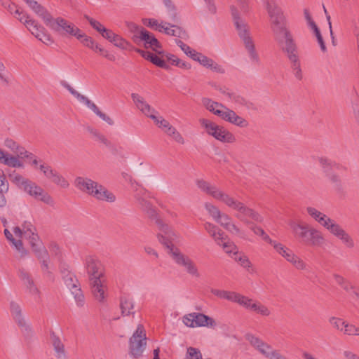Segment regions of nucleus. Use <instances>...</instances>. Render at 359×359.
<instances>
[{"label": "nucleus", "mask_w": 359, "mask_h": 359, "mask_svg": "<svg viewBox=\"0 0 359 359\" xmlns=\"http://www.w3.org/2000/svg\"><path fill=\"white\" fill-rule=\"evenodd\" d=\"M196 185L202 191L235 211V217L255 235L262 237L268 243L271 242L272 239L264 230L255 224L262 223L264 221V217L257 211L204 180H198Z\"/></svg>", "instance_id": "f257e3e1"}, {"label": "nucleus", "mask_w": 359, "mask_h": 359, "mask_svg": "<svg viewBox=\"0 0 359 359\" xmlns=\"http://www.w3.org/2000/svg\"><path fill=\"white\" fill-rule=\"evenodd\" d=\"M211 293L220 299L236 303L245 309L255 311L263 316H269L271 314L267 306L240 293L217 289H212Z\"/></svg>", "instance_id": "f03ea898"}, {"label": "nucleus", "mask_w": 359, "mask_h": 359, "mask_svg": "<svg viewBox=\"0 0 359 359\" xmlns=\"http://www.w3.org/2000/svg\"><path fill=\"white\" fill-rule=\"evenodd\" d=\"M8 178L13 184L34 198L48 205L53 203L52 197L41 187L34 182L16 172L15 170L8 174Z\"/></svg>", "instance_id": "7ed1b4c3"}, {"label": "nucleus", "mask_w": 359, "mask_h": 359, "mask_svg": "<svg viewBox=\"0 0 359 359\" xmlns=\"http://www.w3.org/2000/svg\"><path fill=\"white\" fill-rule=\"evenodd\" d=\"M231 10L237 33L248 51L251 62L259 65L260 62L259 57L255 50V46L250 36L248 24L240 17L236 7L233 6Z\"/></svg>", "instance_id": "20e7f679"}, {"label": "nucleus", "mask_w": 359, "mask_h": 359, "mask_svg": "<svg viewBox=\"0 0 359 359\" xmlns=\"http://www.w3.org/2000/svg\"><path fill=\"white\" fill-rule=\"evenodd\" d=\"M74 186L81 192L86 193L99 201L113 203L116 201L115 195L98 182L83 177H76Z\"/></svg>", "instance_id": "39448f33"}, {"label": "nucleus", "mask_w": 359, "mask_h": 359, "mask_svg": "<svg viewBox=\"0 0 359 359\" xmlns=\"http://www.w3.org/2000/svg\"><path fill=\"white\" fill-rule=\"evenodd\" d=\"M158 240L168 249V254L177 265L183 267L189 275L194 277H199L200 274L194 262L189 257L182 253L177 248L174 246L172 242L175 240L166 238L163 237L162 234L158 235Z\"/></svg>", "instance_id": "423d86ee"}, {"label": "nucleus", "mask_w": 359, "mask_h": 359, "mask_svg": "<svg viewBox=\"0 0 359 359\" xmlns=\"http://www.w3.org/2000/svg\"><path fill=\"white\" fill-rule=\"evenodd\" d=\"M203 106L215 115L220 117L225 121L240 128H246L248 126V121L243 117L238 116L234 111L227 108L224 104L215 102L210 98L204 97L202 99Z\"/></svg>", "instance_id": "0eeeda50"}, {"label": "nucleus", "mask_w": 359, "mask_h": 359, "mask_svg": "<svg viewBox=\"0 0 359 359\" xmlns=\"http://www.w3.org/2000/svg\"><path fill=\"white\" fill-rule=\"evenodd\" d=\"M318 163L325 177L332 184L334 191L338 194H342L343 184L341 178L338 174L334 172V170L346 171L347 168L325 156L319 157Z\"/></svg>", "instance_id": "6e6552de"}, {"label": "nucleus", "mask_w": 359, "mask_h": 359, "mask_svg": "<svg viewBox=\"0 0 359 359\" xmlns=\"http://www.w3.org/2000/svg\"><path fill=\"white\" fill-rule=\"evenodd\" d=\"M268 13L272 21V30L278 44L283 43V36L291 34L284 23V17L281 9L273 1L263 0Z\"/></svg>", "instance_id": "1a4fd4ad"}, {"label": "nucleus", "mask_w": 359, "mask_h": 359, "mask_svg": "<svg viewBox=\"0 0 359 359\" xmlns=\"http://www.w3.org/2000/svg\"><path fill=\"white\" fill-rule=\"evenodd\" d=\"M290 226L292 233L308 245L320 246L324 243V237L321 232L314 228H310L308 224L291 222Z\"/></svg>", "instance_id": "9d476101"}, {"label": "nucleus", "mask_w": 359, "mask_h": 359, "mask_svg": "<svg viewBox=\"0 0 359 359\" xmlns=\"http://www.w3.org/2000/svg\"><path fill=\"white\" fill-rule=\"evenodd\" d=\"M199 122L205 128L206 133L217 140L222 143H233L236 142L235 135L224 127L206 118H201Z\"/></svg>", "instance_id": "9b49d317"}, {"label": "nucleus", "mask_w": 359, "mask_h": 359, "mask_svg": "<svg viewBox=\"0 0 359 359\" xmlns=\"http://www.w3.org/2000/svg\"><path fill=\"white\" fill-rule=\"evenodd\" d=\"M24 238L28 239L32 250L36 257L39 258L47 255V250L43 246L40 238L36 233V229L31 222L25 221L22 224Z\"/></svg>", "instance_id": "f8f14e48"}, {"label": "nucleus", "mask_w": 359, "mask_h": 359, "mask_svg": "<svg viewBox=\"0 0 359 359\" xmlns=\"http://www.w3.org/2000/svg\"><path fill=\"white\" fill-rule=\"evenodd\" d=\"M142 209L147 214L148 217L155 222L157 225L158 230L161 231L159 234H162L163 237L166 238H172L177 240L178 236L177 233L172 230V229L168 224H165L158 216L156 210L152 206V205L148 201L143 203V205H140ZM158 233L157 234V236Z\"/></svg>", "instance_id": "ddd939ff"}, {"label": "nucleus", "mask_w": 359, "mask_h": 359, "mask_svg": "<svg viewBox=\"0 0 359 359\" xmlns=\"http://www.w3.org/2000/svg\"><path fill=\"white\" fill-rule=\"evenodd\" d=\"M45 24L52 30L62 34H69L76 37L78 34L81 32L79 28L61 17L53 18L50 15Z\"/></svg>", "instance_id": "4468645a"}, {"label": "nucleus", "mask_w": 359, "mask_h": 359, "mask_svg": "<svg viewBox=\"0 0 359 359\" xmlns=\"http://www.w3.org/2000/svg\"><path fill=\"white\" fill-rule=\"evenodd\" d=\"M146 333L142 325L140 324L129 339L130 353L135 358L142 355L146 345Z\"/></svg>", "instance_id": "2eb2a0df"}, {"label": "nucleus", "mask_w": 359, "mask_h": 359, "mask_svg": "<svg viewBox=\"0 0 359 359\" xmlns=\"http://www.w3.org/2000/svg\"><path fill=\"white\" fill-rule=\"evenodd\" d=\"M62 86L65 88L74 97H75L80 102H82L86 105L90 109H91L97 116H99L102 121L107 123L109 126L114 125V121L107 114L102 112L97 106L90 100L87 97L80 94L75 89H74L69 83L65 81L61 82Z\"/></svg>", "instance_id": "dca6fc26"}, {"label": "nucleus", "mask_w": 359, "mask_h": 359, "mask_svg": "<svg viewBox=\"0 0 359 359\" xmlns=\"http://www.w3.org/2000/svg\"><path fill=\"white\" fill-rule=\"evenodd\" d=\"M183 323L190 327H215V320L201 313H191L183 317Z\"/></svg>", "instance_id": "f3484780"}, {"label": "nucleus", "mask_w": 359, "mask_h": 359, "mask_svg": "<svg viewBox=\"0 0 359 359\" xmlns=\"http://www.w3.org/2000/svg\"><path fill=\"white\" fill-rule=\"evenodd\" d=\"M10 311L13 320L23 335L27 338L30 337L33 334V331L25 319L20 306L15 302H11L10 304Z\"/></svg>", "instance_id": "a211bd4d"}, {"label": "nucleus", "mask_w": 359, "mask_h": 359, "mask_svg": "<svg viewBox=\"0 0 359 359\" xmlns=\"http://www.w3.org/2000/svg\"><path fill=\"white\" fill-rule=\"evenodd\" d=\"M281 50L285 53L290 62V66H295L301 64L297 46L291 34L283 36V43L278 44Z\"/></svg>", "instance_id": "6ab92c4d"}, {"label": "nucleus", "mask_w": 359, "mask_h": 359, "mask_svg": "<svg viewBox=\"0 0 359 359\" xmlns=\"http://www.w3.org/2000/svg\"><path fill=\"white\" fill-rule=\"evenodd\" d=\"M133 41L135 43H138L141 41H144L145 48H151L154 51L158 54H162L163 52L159 50L161 48V45L155 36L148 32L144 28H142L140 30V34H134L132 37Z\"/></svg>", "instance_id": "aec40b11"}, {"label": "nucleus", "mask_w": 359, "mask_h": 359, "mask_svg": "<svg viewBox=\"0 0 359 359\" xmlns=\"http://www.w3.org/2000/svg\"><path fill=\"white\" fill-rule=\"evenodd\" d=\"M215 222L229 233L235 234L243 240H248V236L245 232L241 230V229L236 225L232 218L228 214L222 212Z\"/></svg>", "instance_id": "412c9836"}, {"label": "nucleus", "mask_w": 359, "mask_h": 359, "mask_svg": "<svg viewBox=\"0 0 359 359\" xmlns=\"http://www.w3.org/2000/svg\"><path fill=\"white\" fill-rule=\"evenodd\" d=\"M131 97L138 109H140L145 116L152 119L156 125L158 126L161 116H156V114H158V112L155 109L151 107L144 100V99L137 93H132Z\"/></svg>", "instance_id": "4be33fe9"}, {"label": "nucleus", "mask_w": 359, "mask_h": 359, "mask_svg": "<svg viewBox=\"0 0 359 359\" xmlns=\"http://www.w3.org/2000/svg\"><path fill=\"white\" fill-rule=\"evenodd\" d=\"M85 266L90 282L102 279L103 276L102 266L99 260L93 257H88L86 259Z\"/></svg>", "instance_id": "5701e85b"}, {"label": "nucleus", "mask_w": 359, "mask_h": 359, "mask_svg": "<svg viewBox=\"0 0 359 359\" xmlns=\"http://www.w3.org/2000/svg\"><path fill=\"white\" fill-rule=\"evenodd\" d=\"M60 271L65 284L70 290L81 286L76 276L69 271L67 265L65 264H60Z\"/></svg>", "instance_id": "b1692460"}, {"label": "nucleus", "mask_w": 359, "mask_h": 359, "mask_svg": "<svg viewBox=\"0 0 359 359\" xmlns=\"http://www.w3.org/2000/svg\"><path fill=\"white\" fill-rule=\"evenodd\" d=\"M331 233L340 240L346 248L350 249L354 248L355 242L353 238L339 224Z\"/></svg>", "instance_id": "393cba45"}, {"label": "nucleus", "mask_w": 359, "mask_h": 359, "mask_svg": "<svg viewBox=\"0 0 359 359\" xmlns=\"http://www.w3.org/2000/svg\"><path fill=\"white\" fill-rule=\"evenodd\" d=\"M92 294L94 298L100 303L106 300V290L102 280H95L90 282Z\"/></svg>", "instance_id": "a878e982"}, {"label": "nucleus", "mask_w": 359, "mask_h": 359, "mask_svg": "<svg viewBox=\"0 0 359 359\" xmlns=\"http://www.w3.org/2000/svg\"><path fill=\"white\" fill-rule=\"evenodd\" d=\"M120 307L123 316L134 314V302L129 295H123L121 297Z\"/></svg>", "instance_id": "bb28decb"}, {"label": "nucleus", "mask_w": 359, "mask_h": 359, "mask_svg": "<svg viewBox=\"0 0 359 359\" xmlns=\"http://www.w3.org/2000/svg\"><path fill=\"white\" fill-rule=\"evenodd\" d=\"M19 277L23 283L26 285L29 292L32 294H38L39 290L35 285L33 279L28 272L24 269L19 270Z\"/></svg>", "instance_id": "cd10ccee"}, {"label": "nucleus", "mask_w": 359, "mask_h": 359, "mask_svg": "<svg viewBox=\"0 0 359 359\" xmlns=\"http://www.w3.org/2000/svg\"><path fill=\"white\" fill-rule=\"evenodd\" d=\"M50 339L57 359H67L64 345L59 337L52 332L50 333Z\"/></svg>", "instance_id": "c85d7f7f"}, {"label": "nucleus", "mask_w": 359, "mask_h": 359, "mask_svg": "<svg viewBox=\"0 0 359 359\" xmlns=\"http://www.w3.org/2000/svg\"><path fill=\"white\" fill-rule=\"evenodd\" d=\"M131 187L135 192L134 197L138 202L139 205H143V203L148 202L147 198H149V194L138 184L131 182Z\"/></svg>", "instance_id": "c756f323"}, {"label": "nucleus", "mask_w": 359, "mask_h": 359, "mask_svg": "<svg viewBox=\"0 0 359 359\" xmlns=\"http://www.w3.org/2000/svg\"><path fill=\"white\" fill-rule=\"evenodd\" d=\"M203 226L205 231L214 239L215 243L222 241L221 239H223V236L225 234L222 230L210 222L204 223Z\"/></svg>", "instance_id": "7c9ffc66"}, {"label": "nucleus", "mask_w": 359, "mask_h": 359, "mask_svg": "<svg viewBox=\"0 0 359 359\" xmlns=\"http://www.w3.org/2000/svg\"><path fill=\"white\" fill-rule=\"evenodd\" d=\"M27 5L38 16L43 19L44 23L50 18V13L36 1L32 0Z\"/></svg>", "instance_id": "2f4dec72"}, {"label": "nucleus", "mask_w": 359, "mask_h": 359, "mask_svg": "<svg viewBox=\"0 0 359 359\" xmlns=\"http://www.w3.org/2000/svg\"><path fill=\"white\" fill-rule=\"evenodd\" d=\"M228 95L231 100L238 106L244 107L248 109H253L255 108L254 104L245 97L235 93H228Z\"/></svg>", "instance_id": "473e14b6"}, {"label": "nucleus", "mask_w": 359, "mask_h": 359, "mask_svg": "<svg viewBox=\"0 0 359 359\" xmlns=\"http://www.w3.org/2000/svg\"><path fill=\"white\" fill-rule=\"evenodd\" d=\"M164 33L169 36L182 39H184L187 36V32L182 27L171 24L167 25L166 29H164Z\"/></svg>", "instance_id": "72a5a7b5"}, {"label": "nucleus", "mask_w": 359, "mask_h": 359, "mask_svg": "<svg viewBox=\"0 0 359 359\" xmlns=\"http://www.w3.org/2000/svg\"><path fill=\"white\" fill-rule=\"evenodd\" d=\"M317 222L328 230L330 233H332L334 229L338 226V224L336 223L333 219L327 217L325 214H323Z\"/></svg>", "instance_id": "f704fd0d"}, {"label": "nucleus", "mask_w": 359, "mask_h": 359, "mask_svg": "<svg viewBox=\"0 0 359 359\" xmlns=\"http://www.w3.org/2000/svg\"><path fill=\"white\" fill-rule=\"evenodd\" d=\"M168 136L171 137L177 143L184 144V139L182 135L170 124L163 130Z\"/></svg>", "instance_id": "c9c22d12"}, {"label": "nucleus", "mask_w": 359, "mask_h": 359, "mask_svg": "<svg viewBox=\"0 0 359 359\" xmlns=\"http://www.w3.org/2000/svg\"><path fill=\"white\" fill-rule=\"evenodd\" d=\"M221 241L216 243L221 246L226 253H231L236 249V245L232 241H230L226 235L224 234L223 239H221Z\"/></svg>", "instance_id": "e433bc0d"}, {"label": "nucleus", "mask_w": 359, "mask_h": 359, "mask_svg": "<svg viewBox=\"0 0 359 359\" xmlns=\"http://www.w3.org/2000/svg\"><path fill=\"white\" fill-rule=\"evenodd\" d=\"M72 294L74 296L75 302L79 307H83L85 305V297L81 290V286L74 287V290H70Z\"/></svg>", "instance_id": "4c0bfd02"}, {"label": "nucleus", "mask_w": 359, "mask_h": 359, "mask_svg": "<svg viewBox=\"0 0 359 359\" xmlns=\"http://www.w3.org/2000/svg\"><path fill=\"white\" fill-rule=\"evenodd\" d=\"M257 350L268 359L272 358V355H274L276 351H277V350L273 349L271 346L264 342V341Z\"/></svg>", "instance_id": "58836bf2"}, {"label": "nucleus", "mask_w": 359, "mask_h": 359, "mask_svg": "<svg viewBox=\"0 0 359 359\" xmlns=\"http://www.w3.org/2000/svg\"><path fill=\"white\" fill-rule=\"evenodd\" d=\"M49 180H50L57 185L62 187V188H67L69 186L68 181L64 177L60 175L56 170L53 172Z\"/></svg>", "instance_id": "ea45409f"}, {"label": "nucleus", "mask_w": 359, "mask_h": 359, "mask_svg": "<svg viewBox=\"0 0 359 359\" xmlns=\"http://www.w3.org/2000/svg\"><path fill=\"white\" fill-rule=\"evenodd\" d=\"M287 262L292 264V266L298 270L306 269V263L294 253L290 255V257L288 259Z\"/></svg>", "instance_id": "a19ab883"}, {"label": "nucleus", "mask_w": 359, "mask_h": 359, "mask_svg": "<svg viewBox=\"0 0 359 359\" xmlns=\"http://www.w3.org/2000/svg\"><path fill=\"white\" fill-rule=\"evenodd\" d=\"M111 43L115 46L123 50H127L132 47V45L130 44V42L126 41L125 39H123L118 34H116Z\"/></svg>", "instance_id": "79ce46f5"}, {"label": "nucleus", "mask_w": 359, "mask_h": 359, "mask_svg": "<svg viewBox=\"0 0 359 359\" xmlns=\"http://www.w3.org/2000/svg\"><path fill=\"white\" fill-rule=\"evenodd\" d=\"M76 38L79 40L83 44V46L94 50L95 42L92 37L87 36L86 34L81 31V32L78 34Z\"/></svg>", "instance_id": "37998d69"}, {"label": "nucleus", "mask_w": 359, "mask_h": 359, "mask_svg": "<svg viewBox=\"0 0 359 359\" xmlns=\"http://www.w3.org/2000/svg\"><path fill=\"white\" fill-rule=\"evenodd\" d=\"M4 164L11 168H24L23 163L21 162L18 157L11 156L8 154L4 159Z\"/></svg>", "instance_id": "c03bdc74"}, {"label": "nucleus", "mask_w": 359, "mask_h": 359, "mask_svg": "<svg viewBox=\"0 0 359 359\" xmlns=\"http://www.w3.org/2000/svg\"><path fill=\"white\" fill-rule=\"evenodd\" d=\"M234 259L236 262L240 264L241 266L245 269L249 270L250 268L252 267V263L248 259V257L243 254H238V252H235Z\"/></svg>", "instance_id": "a18cd8bd"}, {"label": "nucleus", "mask_w": 359, "mask_h": 359, "mask_svg": "<svg viewBox=\"0 0 359 359\" xmlns=\"http://www.w3.org/2000/svg\"><path fill=\"white\" fill-rule=\"evenodd\" d=\"M164 3L165 6L168 8V11L169 13V18L174 22H178L179 20L177 18V14L176 13L175 7L172 4L171 0H162Z\"/></svg>", "instance_id": "49530a36"}, {"label": "nucleus", "mask_w": 359, "mask_h": 359, "mask_svg": "<svg viewBox=\"0 0 359 359\" xmlns=\"http://www.w3.org/2000/svg\"><path fill=\"white\" fill-rule=\"evenodd\" d=\"M205 208L208 211L210 217L215 221L220 214L222 212L221 210L215 205L210 203H205Z\"/></svg>", "instance_id": "de8ad7c7"}, {"label": "nucleus", "mask_w": 359, "mask_h": 359, "mask_svg": "<svg viewBox=\"0 0 359 359\" xmlns=\"http://www.w3.org/2000/svg\"><path fill=\"white\" fill-rule=\"evenodd\" d=\"M194 60L198 62L203 67L208 68L210 63L213 60L212 59L204 55L201 53L197 52L196 54L194 55Z\"/></svg>", "instance_id": "09e8293b"}, {"label": "nucleus", "mask_w": 359, "mask_h": 359, "mask_svg": "<svg viewBox=\"0 0 359 359\" xmlns=\"http://www.w3.org/2000/svg\"><path fill=\"white\" fill-rule=\"evenodd\" d=\"M37 258L40 260V262L41 264V270L44 273V274L48 276V278H52L53 273L51 271H49V266H48V253L47 252V255L44 257L39 258L37 257Z\"/></svg>", "instance_id": "8fccbe9b"}, {"label": "nucleus", "mask_w": 359, "mask_h": 359, "mask_svg": "<svg viewBox=\"0 0 359 359\" xmlns=\"http://www.w3.org/2000/svg\"><path fill=\"white\" fill-rule=\"evenodd\" d=\"M245 337V339L249 341L250 345L255 349H257L263 341V340L250 333L246 334Z\"/></svg>", "instance_id": "3c124183"}, {"label": "nucleus", "mask_w": 359, "mask_h": 359, "mask_svg": "<svg viewBox=\"0 0 359 359\" xmlns=\"http://www.w3.org/2000/svg\"><path fill=\"white\" fill-rule=\"evenodd\" d=\"M330 323L337 330L343 332L346 322L337 317H331L329 319Z\"/></svg>", "instance_id": "603ef678"}, {"label": "nucleus", "mask_w": 359, "mask_h": 359, "mask_svg": "<svg viewBox=\"0 0 359 359\" xmlns=\"http://www.w3.org/2000/svg\"><path fill=\"white\" fill-rule=\"evenodd\" d=\"M202 354L201 351L196 348L189 347L187 348V353L185 359H201Z\"/></svg>", "instance_id": "864d4df0"}, {"label": "nucleus", "mask_w": 359, "mask_h": 359, "mask_svg": "<svg viewBox=\"0 0 359 359\" xmlns=\"http://www.w3.org/2000/svg\"><path fill=\"white\" fill-rule=\"evenodd\" d=\"M84 18L88 21L90 25L95 29L97 32L102 34V30L105 29V27L96 20L90 18L88 15H84Z\"/></svg>", "instance_id": "5fc2aeb1"}, {"label": "nucleus", "mask_w": 359, "mask_h": 359, "mask_svg": "<svg viewBox=\"0 0 359 359\" xmlns=\"http://www.w3.org/2000/svg\"><path fill=\"white\" fill-rule=\"evenodd\" d=\"M41 163L39 164V169L40 171L43 174V175L49 179L50 177L52 175L55 170H53L51 166L48 165V164L45 163L43 161H41Z\"/></svg>", "instance_id": "6e6d98bb"}, {"label": "nucleus", "mask_w": 359, "mask_h": 359, "mask_svg": "<svg viewBox=\"0 0 359 359\" xmlns=\"http://www.w3.org/2000/svg\"><path fill=\"white\" fill-rule=\"evenodd\" d=\"M344 334L347 335H359V328L354 325L346 323L343 330Z\"/></svg>", "instance_id": "4d7b16f0"}, {"label": "nucleus", "mask_w": 359, "mask_h": 359, "mask_svg": "<svg viewBox=\"0 0 359 359\" xmlns=\"http://www.w3.org/2000/svg\"><path fill=\"white\" fill-rule=\"evenodd\" d=\"M88 131L90 133L93 135L97 140L100 141V142L103 143L104 144L108 146L109 144V142L108 140L101 133H100L97 130L94 128H88Z\"/></svg>", "instance_id": "13d9d810"}, {"label": "nucleus", "mask_w": 359, "mask_h": 359, "mask_svg": "<svg viewBox=\"0 0 359 359\" xmlns=\"http://www.w3.org/2000/svg\"><path fill=\"white\" fill-rule=\"evenodd\" d=\"M151 62H152L154 65H155L157 67H159L161 68H163L165 69H170V65H168L165 62V60L161 59V57H159L156 55H154V56L153 57Z\"/></svg>", "instance_id": "bf43d9fd"}, {"label": "nucleus", "mask_w": 359, "mask_h": 359, "mask_svg": "<svg viewBox=\"0 0 359 359\" xmlns=\"http://www.w3.org/2000/svg\"><path fill=\"white\" fill-rule=\"evenodd\" d=\"M269 244L272 245L275 250L276 251V252H278L281 256H283V255L285 252L286 250L288 248L282 243L273 240H271V242L269 243Z\"/></svg>", "instance_id": "052dcab7"}, {"label": "nucleus", "mask_w": 359, "mask_h": 359, "mask_svg": "<svg viewBox=\"0 0 359 359\" xmlns=\"http://www.w3.org/2000/svg\"><path fill=\"white\" fill-rule=\"evenodd\" d=\"M1 5L11 13L15 14V9H18L17 6L10 0H0Z\"/></svg>", "instance_id": "680f3d73"}, {"label": "nucleus", "mask_w": 359, "mask_h": 359, "mask_svg": "<svg viewBox=\"0 0 359 359\" xmlns=\"http://www.w3.org/2000/svg\"><path fill=\"white\" fill-rule=\"evenodd\" d=\"M4 145L15 153H16L20 149L19 144L11 138H7L5 140Z\"/></svg>", "instance_id": "e2e57ef3"}, {"label": "nucleus", "mask_w": 359, "mask_h": 359, "mask_svg": "<svg viewBox=\"0 0 359 359\" xmlns=\"http://www.w3.org/2000/svg\"><path fill=\"white\" fill-rule=\"evenodd\" d=\"M306 212L310 217H311L316 222L324 213L320 212L316 208L313 207H307Z\"/></svg>", "instance_id": "0e129e2a"}, {"label": "nucleus", "mask_w": 359, "mask_h": 359, "mask_svg": "<svg viewBox=\"0 0 359 359\" xmlns=\"http://www.w3.org/2000/svg\"><path fill=\"white\" fill-rule=\"evenodd\" d=\"M15 18L24 25H25V21H28L30 19L27 13L20 11L19 9H15Z\"/></svg>", "instance_id": "69168bd1"}, {"label": "nucleus", "mask_w": 359, "mask_h": 359, "mask_svg": "<svg viewBox=\"0 0 359 359\" xmlns=\"http://www.w3.org/2000/svg\"><path fill=\"white\" fill-rule=\"evenodd\" d=\"M126 26L128 30L134 33V34L140 35V30L142 27H140L139 25L133 22H126Z\"/></svg>", "instance_id": "338daca9"}, {"label": "nucleus", "mask_w": 359, "mask_h": 359, "mask_svg": "<svg viewBox=\"0 0 359 359\" xmlns=\"http://www.w3.org/2000/svg\"><path fill=\"white\" fill-rule=\"evenodd\" d=\"M292 72L294 77L298 80L301 81L303 79V74L301 67V64L295 66H290Z\"/></svg>", "instance_id": "774afa93"}]
</instances>
